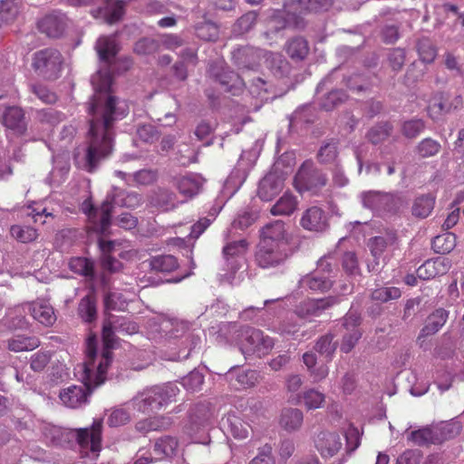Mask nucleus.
I'll list each match as a JSON object with an SVG mask.
<instances>
[{
  "label": "nucleus",
  "instance_id": "obj_1",
  "mask_svg": "<svg viewBox=\"0 0 464 464\" xmlns=\"http://www.w3.org/2000/svg\"><path fill=\"white\" fill-rule=\"evenodd\" d=\"M95 50L106 68L92 76L94 92L87 103L89 141L82 154L80 150L73 154L75 164L90 173L96 171L100 164L111 155L115 124L129 113L127 102L111 92L113 79L109 67L120 50L115 37L101 36L96 42Z\"/></svg>",
  "mask_w": 464,
  "mask_h": 464
},
{
  "label": "nucleus",
  "instance_id": "obj_2",
  "mask_svg": "<svg viewBox=\"0 0 464 464\" xmlns=\"http://www.w3.org/2000/svg\"><path fill=\"white\" fill-rule=\"evenodd\" d=\"M98 340L95 335L86 339V361L83 363L82 385H71L60 392L63 403L72 409L80 408L89 401L93 390L106 380V374L95 368Z\"/></svg>",
  "mask_w": 464,
  "mask_h": 464
},
{
  "label": "nucleus",
  "instance_id": "obj_3",
  "mask_svg": "<svg viewBox=\"0 0 464 464\" xmlns=\"http://www.w3.org/2000/svg\"><path fill=\"white\" fill-rule=\"evenodd\" d=\"M102 419H94L90 428L58 429L54 430L53 440L62 447L72 448L76 445L93 452L101 449Z\"/></svg>",
  "mask_w": 464,
  "mask_h": 464
},
{
  "label": "nucleus",
  "instance_id": "obj_4",
  "mask_svg": "<svg viewBox=\"0 0 464 464\" xmlns=\"http://www.w3.org/2000/svg\"><path fill=\"white\" fill-rule=\"evenodd\" d=\"M114 330L125 331L128 334H134L138 331V325L135 323L127 321L125 318L104 321L102 325V338L103 350L101 360L95 368L101 372L106 374L109 365L112 361L111 350L115 347L118 338Z\"/></svg>",
  "mask_w": 464,
  "mask_h": 464
},
{
  "label": "nucleus",
  "instance_id": "obj_5",
  "mask_svg": "<svg viewBox=\"0 0 464 464\" xmlns=\"http://www.w3.org/2000/svg\"><path fill=\"white\" fill-rule=\"evenodd\" d=\"M179 392L178 386L172 382L162 386H154L135 396L132 403L139 411L148 413L158 411L163 405L172 401Z\"/></svg>",
  "mask_w": 464,
  "mask_h": 464
},
{
  "label": "nucleus",
  "instance_id": "obj_6",
  "mask_svg": "<svg viewBox=\"0 0 464 464\" xmlns=\"http://www.w3.org/2000/svg\"><path fill=\"white\" fill-rule=\"evenodd\" d=\"M362 198L363 207L380 213L395 215L408 205V199L401 192L369 191L363 193Z\"/></svg>",
  "mask_w": 464,
  "mask_h": 464
},
{
  "label": "nucleus",
  "instance_id": "obj_7",
  "mask_svg": "<svg viewBox=\"0 0 464 464\" xmlns=\"http://www.w3.org/2000/svg\"><path fill=\"white\" fill-rule=\"evenodd\" d=\"M289 164H285L283 158L278 159L273 165L272 169L259 182L257 195L263 201L274 199L283 189L284 181L291 172Z\"/></svg>",
  "mask_w": 464,
  "mask_h": 464
},
{
  "label": "nucleus",
  "instance_id": "obj_8",
  "mask_svg": "<svg viewBox=\"0 0 464 464\" xmlns=\"http://www.w3.org/2000/svg\"><path fill=\"white\" fill-rule=\"evenodd\" d=\"M63 58L60 51L47 47L33 54L32 67L42 78L54 81L59 78Z\"/></svg>",
  "mask_w": 464,
  "mask_h": 464
},
{
  "label": "nucleus",
  "instance_id": "obj_9",
  "mask_svg": "<svg viewBox=\"0 0 464 464\" xmlns=\"http://www.w3.org/2000/svg\"><path fill=\"white\" fill-rule=\"evenodd\" d=\"M327 180V176L322 169L312 160H305L297 170L294 183L299 192L308 191L316 195L326 185Z\"/></svg>",
  "mask_w": 464,
  "mask_h": 464
},
{
  "label": "nucleus",
  "instance_id": "obj_10",
  "mask_svg": "<svg viewBox=\"0 0 464 464\" xmlns=\"http://www.w3.org/2000/svg\"><path fill=\"white\" fill-rule=\"evenodd\" d=\"M293 254L294 248H285L283 246H276L259 242L255 254V261L260 268H276L283 266Z\"/></svg>",
  "mask_w": 464,
  "mask_h": 464
},
{
  "label": "nucleus",
  "instance_id": "obj_11",
  "mask_svg": "<svg viewBox=\"0 0 464 464\" xmlns=\"http://www.w3.org/2000/svg\"><path fill=\"white\" fill-rule=\"evenodd\" d=\"M243 348L245 354H256L258 357L268 354L275 346V341L261 330L253 327L243 329Z\"/></svg>",
  "mask_w": 464,
  "mask_h": 464
},
{
  "label": "nucleus",
  "instance_id": "obj_12",
  "mask_svg": "<svg viewBox=\"0 0 464 464\" xmlns=\"http://www.w3.org/2000/svg\"><path fill=\"white\" fill-rule=\"evenodd\" d=\"M115 198L111 195H107L104 201L98 208L91 203L84 202V212L92 219L94 225V229L101 233L106 234L111 225V213L114 208Z\"/></svg>",
  "mask_w": 464,
  "mask_h": 464
},
{
  "label": "nucleus",
  "instance_id": "obj_13",
  "mask_svg": "<svg viewBox=\"0 0 464 464\" xmlns=\"http://www.w3.org/2000/svg\"><path fill=\"white\" fill-rule=\"evenodd\" d=\"M362 316L360 312L351 308L342 320V327L345 330L340 345L341 352L350 353L361 339L362 333L360 328Z\"/></svg>",
  "mask_w": 464,
  "mask_h": 464
},
{
  "label": "nucleus",
  "instance_id": "obj_14",
  "mask_svg": "<svg viewBox=\"0 0 464 464\" xmlns=\"http://www.w3.org/2000/svg\"><path fill=\"white\" fill-rule=\"evenodd\" d=\"M214 415V410L210 402L200 401L195 403L188 411V421L184 426V431L193 436L210 423Z\"/></svg>",
  "mask_w": 464,
  "mask_h": 464
},
{
  "label": "nucleus",
  "instance_id": "obj_15",
  "mask_svg": "<svg viewBox=\"0 0 464 464\" xmlns=\"http://www.w3.org/2000/svg\"><path fill=\"white\" fill-rule=\"evenodd\" d=\"M69 22L70 20L64 13L53 10L37 20L36 27L41 34L47 37L58 39L65 34Z\"/></svg>",
  "mask_w": 464,
  "mask_h": 464
},
{
  "label": "nucleus",
  "instance_id": "obj_16",
  "mask_svg": "<svg viewBox=\"0 0 464 464\" xmlns=\"http://www.w3.org/2000/svg\"><path fill=\"white\" fill-rule=\"evenodd\" d=\"M397 240L394 232L386 233L384 236L371 237L368 242L372 260L367 264L369 272L380 273L385 264L384 252L388 246L393 245Z\"/></svg>",
  "mask_w": 464,
  "mask_h": 464
},
{
  "label": "nucleus",
  "instance_id": "obj_17",
  "mask_svg": "<svg viewBox=\"0 0 464 464\" xmlns=\"http://www.w3.org/2000/svg\"><path fill=\"white\" fill-rule=\"evenodd\" d=\"M463 99L460 94L450 92H439L434 94L428 107V114L433 121H439L443 115L462 107Z\"/></svg>",
  "mask_w": 464,
  "mask_h": 464
},
{
  "label": "nucleus",
  "instance_id": "obj_18",
  "mask_svg": "<svg viewBox=\"0 0 464 464\" xmlns=\"http://www.w3.org/2000/svg\"><path fill=\"white\" fill-rule=\"evenodd\" d=\"M261 238L259 242L283 246L285 248H294L291 242V237L286 231L285 224L282 220H276L264 226L261 230Z\"/></svg>",
  "mask_w": 464,
  "mask_h": 464
},
{
  "label": "nucleus",
  "instance_id": "obj_19",
  "mask_svg": "<svg viewBox=\"0 0 464 464\" xmlns=\"http://www.w3.org/2000/svg\"><path fill=\"white\" fill-rule=\"evenodd\" d=\"M208 72L210 77L224 88L225 92L236 94L237 90L246 85L245 81L237 73L219 63L211 64Z\"/></svg>",
  "mask_w": 464,
  "mask_h": 464
},
{
  "label": "nucleus",
  "instance_id": "obj_20",
  "mask_svg": "<svg viewBox=\"0 0 464 464\" xmlns=\"http://www.w3.org/2000/svg\"><path fill=\"white\" fill-rule=\"evenodd\" d=\"M300 225L307 231L322 233L329 227V217L322 208L313 206L303 213Z\"/></svg>",
  "mask_w": 464,
  "mask_h": 464
},
{
  "label": "nucleus",
  "instance_id": "obj_21",
  "mask_svg": "<svg viewBox=\"0 0 464 464\" xmlns=\"http://www.w3.org/2000/svg\"><path fill=\"white\" fill-rule=\"evenodd\" d=\"M340 303V297L329 295L324 298L309 299L302 302L295 309L299 317L319 316L325 310Z\"/></svg>",
  "mask_w": 464,
  "mask_h": 464
},
{
  "label": "nucleus",
  "instance_id": "obj_22",
  "mask_svg": "<svg viewBox=\"0 0 464 464\" xmlns=\"http://www.w3.org/2000/svg\"><path fill=\"white\" fill-rule=\"evenodd\" d=\"M2 124L14 131V134L22 136L27 130V121L24 110L19 106H6L1 114Z\"/></svg>",
  "mask_w": 464,
  "mask_h": 464
},
{
  "label": "nucleus",
  "instance_id": "obj_23",
  "mask_svg": "<svg viewBox=\"0 0 464 464\" xmlns=\"http://www.w3.org/2000/svg\"><path fill=\"white\" fill-rule=\"evenodd\" d=\"M248 246L246 239L231 241L224 246L222 254L227 271L236 273L240 268V259L246 253Z\"/></svg>",
  "mask_w": 464,
  "mask_h": 464
},
{
  "label": "nucleus",
  "instance_id": "obj_24",
  "mask_svg": "<svg viewBox=\"0 0 464 464\" xmlns=\"http://www.w3.org/2000/svg\"><path fill=\"white\" fill-rule=\"evenodd\" d=\"M204 181V179L198 174H188L175 177L172 182L180 195L186 198H192L201 191Z\"/></svg>",
  "mask_w": 464,
  "mask_h": 464
},
{
  "label": "nucleus",
  "instance_id": "obj_25",
  "mask_svg": "<svg viewBox=\"0 0 464 464\" xmlns=\"http://www.w3.org/2000/svg\"><path fill=\"white\" fill-rule=\"evenodd\" d=\"M314 446L323 458H331L341 449V438L335 432L321 431L314 439Z\"/></svg>",
  "mask_w": 464,
  "mask_h": 464
},
{
  "label": "nucleus",
  "instance_id": "obj_26",
  "mask_svg": "<svg viewBox=\"0 0 464 464\" xmlns=\"http://www.w3.org/2000/svg\"><path fill=\"white\" fill-rule=\"evenodd\" d=\"M259 58V50L252 46H241L232 52V60L239 69L254 70Z\"/></svg>",
  "mask_w": 464,
  "mask_h": 464
},
{
  "label": "nucleus",
  "instance_id": "obj_27",
  "mask_svg": "<svg viewBox=\"0 0 464 464\" xmlns=\"http://www.w3.org/2000/svg\"><path fill=\"white\" fill-rule=\"evenodd\" d=\"M30 314L44 326H51L56 322L53 307L44 300H36L27 305Z\"/></svg>",
  "mask_w": 464,
  "mask_h": 464
},
{
  "label": "nucleus",
  "instance_id": "obj_28",
  "mask_svg": "<svg viewBox=\"0 0 464 464\" xmlns=\"http://www.w3.org/2000/svg\"><path fill=\"white\" fill-rule=\"evenodd\" d=\"M449 314V311L444 308L440 307L435 309L427 316L424 326L420 329L418 339L437 334L446 324Z\"/></svg>",
  "mask_w": 464,
  "mask_h": 464
},
{
  "label": "nucleus",
  "instance_id": "obj_29",
  "mask_svg": "<svg viewBox=\"0 0 464 464\" xmlns=\"http://www.w3.org/2000/svg\"><path fill=\"white\" fill-rule=\"evenodd\" d=\"M179 440L176 437L162 436L157 439L153 444L152 451L156 459H172L178 454Z\"/></svg>",
  "mask_w": 464,
  "mask_h": 464
},
{
  "label": "nucleus",
  "instance_id": "obj_30",
  "mask_svg": "<svg viewBox=\"0 0 464 464\" xmlns=\"http://www.w3.org/2000/svg\"><path fill=\"white\" fill-rule=\"evenodd\" d=\"M77 314L87 324H92L97 319V295L94 289L83 296L78 304Z\"/></svg>",
  "mask_w": 464,
  "mask_h": 464
},
{
  "label": "nucleus",
  "instance_id": "obj_31",
  "mask_svg": "<svg viewBox=\"0 0 464 464\" xmlns=\"http://www.w3.org/2000/svg\"><path fill=\"white\" fill-rule=\"evenodd\" d=\"M300 282L303 287L322 293L329 291L334 285L331 276L314 271L304 276Z\"/></svg>",
  "mask_w": 464,
  "mask_h": 464
},
{
  "label": "nucleus",
  "instance_id": "obj_32",
  "mask_svg": "<svg viewBox=\"0 0 464 464\" xmlns=\"http://www.w3.org/2000/svg\"><path fill=\"white\" fill-rule=\"evenodd\" d=\"M338 144L339 142L336 139L324 140L316 154L317 161L322 165L335 166L339 164Z\"/></svg>",
  "mask_w": 464,
  "mask_h": 464
},
{
  "label": "nucleus",
  "instance_id": "obj_33",
  "mask_svg": "<svg viewBox=\"0 0 464 464\" xmlns=\"http://www.w3.org/2000/svg\"><path fill=\"white\" fill-rule=\"evenodd\" d=\"M285 53L295 62L303 61L309 53V44L303 36L290 38L285 46Z\"/></svg>",
  "mask_w": 464,
  "mask_h": 464
},
{
  "label": "nucleus",
  "instance_id": "obj_34",
  "mask_svg": "<svg viewBox=\"0 0 464 464\" xmlns=\"http://www.w3.org/2000/svg\"><path fill=\"white\" fill-rule=\"evenodd\" d=\"M333 4V0H291L293 8L300 14L326 12Z\"/></svg>",
  "mask_w": 464,
  "mask_h": 464
},
{
  "label": "nucleus",
  "instance_id": "obj_35",
  "mask_svg": "<svg viewBox=\"0 0 464 464\" xmlns=\"http://www.w3.org/2000/svg\"><path fill=\"white\" fill-rule=\"evenodd\" d=\"M223 425L230 431L235 439H246L249 434L250 426L242 420L236 412H228L222 420Z\"/></svg>",
  "mask_w": 464,
  "mask_h": 464
},
{
  "label": "nucleus",
  "instance_id": "obj_36",
  "mask_svg": "<svg viewBox=\"0 0 464 464\" xmlns=\"http://www.w3.org/2000/svg\"><path fill=\"white\" fill-rule=\"evenodd\" d=\"M436 198L431 193L422 194L415 198L411 206V214L417 218H428L435 206Z\"/></svg>",
  "mask_w": 464,
  "mask_h": 464
},
{
  "label": "nucleus",
  "instance_id": "obj_37",
  "mask_svg": "<svg viewBox=\"0 0 464 464\" xmlns=\"http://www.w3.org/2000/svg\"><path fill=\"white\" fill-rule=\"evenodd\" d=\"M349 96L343 89H332L319 98V106L325 111H331L345 103Z\"/></svg>",
  "mask_w": 464,
  "mask_h": 464
},
{
  "label": "nucleus",
  "instance_id": "obj_38",
  "mask_svg": "<svg viewBox=\"0 0 464 464\" xmlns=\"http://www.w3.org/2000/svg\"><path fill=\"white\" fill-rule=\"evenodd\" d=\"M7 349L11 352L20 353L32 351L40 345V341L35 336L16 334L5 341Z\"/></svg>",
  "mask_w": 464,
  "mask_h": 464
},
{
  "label": "nucleus",
  "instance_id": "obj_39",
  "mask_svg": "<svg viewBox=\"0 0 464 464\" xmlns=\"http://www.w3.org/2000/svg\"><path fill=\"white\" fill-rule=\"evenodd\" d=\"M151 203L165 211L172 210L179 205L176 194L164 188H159L153 192Z\"/></svg>",
  "mask_w": 464,
  "mask_h": 464
},
{
  "label": "nucleus",
  "instance_id": "obj_40",
  "mask_svg": "<svg viewBox=\"0 0 464 464\" xmlns=\"http://www.w3.org/2000/svg\"><path fill=\"white\" fill-rule=\"evenodd\" d=\"M149 266L152 272L169 274L175 271L179 265L172 255H159L149 260Z\"/></svg>",
  "mask_w": 464,
  "mask_h": 464
},
{
  "label": "nucleus",
  "instance_id": "obj_41",
  "mask_svg": "<svg viewBox=\"0 0 464 464\" xmlns=\"http://www.w3.org/2000/svg\"><path fill=\"white\" fill-rule=\"evenodd\" d=\"M434 430L437 443L441 444L446 440L457 437L462 430V425L459 420L452 419L450 421L442 422L440 425L435 426Z\"/></svg>",
  "mask_w": 464,
  "mask_h": 464
},
{
  "label": "nucleus",
  "instance_id": "obj_42",
  "mask_svg": "<svg viewBox=\"0 0 464 464\" xmlns=\"http://www.w3.org/2000/svg\"><path fill=\"white\" fill-rule=\"evenodd\" d=\"M69 268L75 274L93 280L96 276L94 262L92 259L83 256H74L69 261Z\"/></svg>",
  "mask_w": 464,
  "mask_h": 464
},
{
  "label": "nucleus",
  "instance_id": "obj_43",
  "mask_svg": "<svg viewBox=\"0 0 464 464\" xmlns=\"http://www.w3.org/2000/svg\"><path fill=\"white\" fill-rule=\"evenodd\" d=\"M106 7L105 23L115 24L125 15V8L130 0H104Z\"/></svg>",
  "mask_w": 464,
  "mask_h": 464
},
{
  "label": "nucleus",
  "instance_id": "obj_44",
  "mask_svg": "<svg viewBox=\"0 0 464 464\" xmlns=\"http://www.w3.org/2000/svg\"><path fill=\"white\" fill-rule=\"evenodd\" d=\"M24 6V0H0V18L5 24L16 20Z\"/></svg>",
  "mask_w": 464,
  "mask_h": 464
},
{
  "label": "nucleus",
  "instance_id": "obj_45",
  "mask_svg": "<svg viewBox=\"0 0 464 464\" xmlns=\"http://www.w3.org/2000/svg\"><path fill=\"white\" fill-rule=\"evenodd\" d=\"M392 129V125L389 121H382L370 128L365 138L372 144L377 145L391 136Z\"/></svg>",
  "mask_w": 464,
  "mask_h": 464
},
{
  "label": "nucleus",
  "instance_id": "obj_46",
  "mask_svg": "<svg viewBox=\"0 0 464 464\" xmlns=\"http://www.w3.org/2000/svg\"><path fill=\"white\" fill-rule=\"evenodd\" d=\"M337 346L338 342L334 341V335L331 333H327L318 338L314 346V349L322 356L325 357L329 362L332 361Z\"/></svg>",
  "mask_w": 464,
  "mask_h": 464
},
{
  "label": "nucleus",
  "instance_id": "obj_47",
  "mask_svg": "<svg viewBox=\"0 0 464 464\" xmlns=\"http://www.w3.org/2000/svg\"><path fill=\"white\" fill-rule=\"evenodd\" d=\"M303 420V412L299 409L287 408L281 413L280 424L285 430L292 431L301 427Z\"/></svg>",
  "mask_w": 464,
  "mask_h": 464
},
{
  "label": "nucleus",
  "instance_id": "obj_48",
  "mask_svg": "<svg viewBox=\"0 0 464 464\" xmlns=\"http://www.w3.org/2000/svg\"><path fill=\"white\" fill-rule=\"evenodd\" d=\"M408 440L420 447L429 446L431 444L438 445L434 427H423L421 429L412 430L409 434Z\"/></svg>",
  "mask_w": 464,
  "mask_h": 464
},
{
  "label": "nucleus",
  "instance_id": "obj_49",
  "mask_svg": "<svg viewBox=\"0 0 464 464\" xmlns=\"http://www.w3.org/2000/svg\"><path fill=\"white\" fill-rule=\"evenodd\" d=\"M297 204V199L294 195L285 193L271 208L270 212L274 216H289L296 209Z\"/></svg>",
  "mask_w": 464,
  "mask_h": 464
},
{
  "label": "nucleus",
  "instance_id": "obj_50",
  "mask_svg": "<svg viewBox=\"0 0 464 464\" xmlns=\"http://www.w3.org/2000/svg\"><path fill=\"white\" fill-rule=\"evenodd\" d=\"M316 120V112L313 106L306 104L295 110L290 117V126L308 125Z\"/></svg>",
  "mask_w": 464,
  "mask_h": 464
},
{
  "label": "nucleus",
  "instance_id": "obj_51",
  "mask_svg": "<svg viewBox=\"0 0 464 464\" xmlns=\"http://www.w3.org/2000/svg\"><path fill=\"white\" fill-rule=\"evenodd\" d=\"M426 129V122L422 119L412 118L401 123V132L409 140L416 139Z\"/></svg>",
  "mask_w": 464,
  "mask_h": 464
},
{
  "label": "nucleus",
  "instance_id": "obj_52",
  "mask_svg": "<svg viewBox=\"0 0 464 464\" xmlns=\"http://www.w3.org/2000/svg\"><path fill=\"white\" fill-rule=\"evenodd\" d=\"M195 34L203 41L215 42L218 39L219 30L215 23L203 21L195 25Z\"/></svg>",
  "mask_w": 464,
  "mask_h": 464
},
{
  "label": "nucleus",
  "instance_id": "obj_53",
  "mask_svg": "<svg viewBox=\"0 0 464 464\" xmlns=\"http://www.w3.org/2000/svg\"><path fill=\"white\" fill-rule=\"evenodd\" d=\"M456 246V237L452 233H445L435 237L431 242L432 249L441 255L450 253Z\"/></svg>",
  "mask_w": 464,
  "mask_h": 464
},
{
  "label": "nucleus",
  "instance_id": "obj_54",
  "mask_svg": "<svg viewBox=\"0 0 464 464\" xmlns=\"http://www.w3.org/2000/svg\"><path fill=\"white\" fill-rule=\"evenodd\" d=\"M401 295V292L398 287H380L371 291L370 299L382 304V303L396 300L400 298Z\"/></svg>",
  "mask_w": 464,
  "mask_h": 464
},
{
  "label": "nucleus",
  "instance_id": "obj_55",
  "mask_svg": "<svg viewBox=\"0 0 464 464\" xmlns=\"http://www.w3.org/2000/svg\"><path fill=\"white\" fill-rule=\"evenodd\" d=\"M160 42L152 37H142L135 44L133 51L139 55H150L160 51Z\"/></svg>",
  "mask_w": 464,
  "mask_h": 464
},
{
  "label": "nucleus",
  "instance_id": "obj_56",
  "mask_svg": "<svg viewBox=\"0 0 464 464\" xmlns=\"http://www.w3.org/2000/svg\"><path fill=\"white\" fill-rule=\"evenodd\" d=\"M285 7L288 9L286 17L281 22V25L276 27V30H280L290 26H293L294 28L297 29H304L305 26V22L304 18L295 14L297 11H295V9L293 8L291 5V0H288L285 4ZM278 22L280 23V21Z\"/></svg>",
  "mask_w": 464,
  "mask_h": 464
},
{
  "label": "nucleus",
  "instance_id": "obj_57",
  "mask_svg": "<svg viewBox=\"0 0 464 464\" xmlns=\"http://www.w3.org/2000/svg\"><path fill=\"white\" fill-rule=\"evenodd\" d=\"M417 51L420 59L426 63H432L437 55V50L430 39L423 37L417 42Z\"/></svg>",
  "mask_w": 464,
  "mask_h": 464
},
{
  "label": "nucleus",
  "instance_id": "obj_58",
  "mask_svg": "<svg viewBox=\"0 0 464 464\" xmlns=\"http://www.w3.org/2000/svg\"><path fill=\"white\" fill-rule=\"evenodd\" d=\"M170 425L169 418L159 417L151 420H143L136 423V430L146 433L150 430L165 429Z\"/></svg>",
  "mask_w": 464,
  "mask_h": 464
},
{
  "label": "nucleus",
  "instance_id": "obj_59",
  "mask_svg": "<svg viewBox=\"0 0 464 464\" xmlns=\"http://www.w3.org/2000/svg\"><path fill=\"white\" fill-rule=\"evenodd\" d=\"M440 143L431 138L423 139L416 146V152L421 158L435 156L440 150Z\"/></svg>",
  "mask_w": 464,
  "mask_h": 464
},
{
  "label": "nucleus",
  "instance_id": "obj_60",
  "mask_svg": "<svg viewBox=\"0 0 464 464\" xmlns=\"http://www.w3.org/2000/svg\"><path fill=\"white\" fill-rule=\"evenodd\" d=\"M248 90L253 97H256L261 101L268 100V86L269 84L260 77H254L248 81Z\"/></svg>",
  "mask_w": 464,
  "mask_h": 464
},
{
  "label": "nucleus",
  "instance_id": "obj_61",
  "mask_svg": "<svg viewBox=\"0 0 464 464\" xmlns=\"http://www.w3.org/2000/svg\"><path fill=\"white\" fill-rule=\"evenodd\" d=\"M180 383L188 392H198L204 383V375L200 372L193 370L181 379Z\"/></svg>",
  "mask_w": 464,
  "mask_h": 464
},
{
  "label": "nucleus",
  "instance_id": "obj_62",
  "mask_svg": "<svg viewBox=\"0 0 464 464\" xmlns=\"http://www.w3.org/2000/svg\"><path fill=\"white\" fill-rule=\"evenodd\" d=\"M136 133L139 139L146 143L156 142L161 135L158 128L150 123L139 125Z\"/></svg>",
  "mask_w": 464,
  "mask_h": 464
},
{
  "label": "nucleus",
  "instance_id": "obj_63",
  "mask_svg": "<svg viewBox=\"0 0 464 464\" xmlns=\"http://www.w3.org/2000/svg\"><path fill=\"white\" fill-rule=\"evenodd\" d=\"M53 353L50 351H38L30 358V368L35 372H43L50 362Z\"/></svg>",
  "mask_w": 464,
  "mask_h": 464
},
{
  "label": "nucleus",
  "instance_id": "obj_64",
  "mask_svg": "<svg viewBox=\"0 0 464 464\" xmlns=\"http://www.w3.org/2000/svg\"><path fill=\"white\" fill-rule=\"evenodd\" d=\"M11 234L22 243L32 242L38 237L37 230L32 227L13 226Z\"/></svg>",
  "mask_w": 464,
  "mask_h": 464
}]
</instances>
